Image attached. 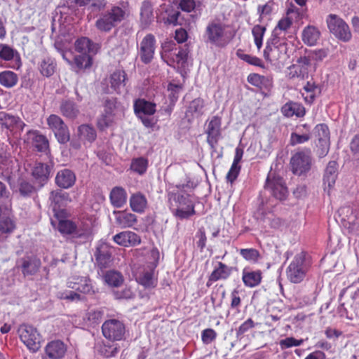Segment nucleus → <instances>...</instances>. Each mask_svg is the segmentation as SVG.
I'll list each match as a JSON object with an SVG mask.
<instances>
[{
    "label": "nucleus",
    "mask_w": 359,
    "mask_h": 359,
    "mask_svg": "<svg viewBox=\"0 0 359 359\" xmlns=\"http://www.w3.org/2000/svg\"><path fill=\"white\" fill-rule=\"evenodd\" d=\"M156 265L150 264L143 268L137 277V281L145 288H154L158 283L157 274L155 272Z\"/></svg>",
    "instance_id": "obj_16"
},
{
    "label": "nucleus",
    "mask_w": 359,
    "mask_h": 359,
    "mask_svg": "<svg viewBox=\"0 0 359 359\" xmlns=\"http://www.w3.org/2000/svg\"><path fill=\"white\" fill-rule=\"evenodd\" d=\"M95 259L101 269L109 265L111 262V253L107 245H102L97 248Z\"/></svg>",
    "instance_id": "obj_34"
},
{
    "label": "nucleus",
    "mask_w": 359,
    "mask_h": 359,
    "mask_svg": "<svg viewBox=\"0 0 359 359\" xmlns=\"http://www.w3.org/2000/svg\"><path fill=\"white\" fill-rule=\"evenodd\" d=\"M313 133L318 144L330 143V130L326 124L321 123L317 125L314 128Z\"/></svg>",
    "instance_id": "obj_41"
},
{
    "label": "nucleus",
    "mask_w": 359,
    "mask_h": 359,
    "mask_svg": "<svg viewBox=\"0 0 359 359\" xmlns=\"http://www.w3.org/2000/svg\"><path fill=\"white\" fill-rule=\"evenodd\" d=\"M265 81L266 78L258 74H250L248 76V81L257 87H261L264 83Z\"/></svg>",
    "instance_id": "obj_64"
},
{
    "label": "nucleus",
    "mask_w": 359,
    "mask_h": 359,
    "mask_svg": "<svg viewBox=\"0 0 359 359\" xmlns=\"http://www.w3.org/2000/svg\"><path fill=\"white\" fill-rule=\"evenodd\" d=\"M60 111L62 114L70 119H74L79 114V110L76 104L69 100H65L61 102Z\"/></svg>",
    "instance_id": "obj_37"
},
{
    "label": "nucleus",
    "mask_w": 359,
    "mask_h": 359,
    "mask_svg": "<svg viewBox=\"0 0 359 359\" xmlns=\"http://www.w3.org/2000/svg\"><path fill=\"white\" fill-rule=\"evenodd\" d=\"M301 128H297L298 132H294L291 133L290 136V144L294 146L299 144H303L304 142H308L311 135L309 133L300 134Z\"/></svg>",
    "instance_id": "obj_54"
},
{
    "label": "nucleus",
    "mask_w": 359,
    "mask_h": 359,
    "mask_svg": "<svg viewBox=\"0 0 359 359\" xmlns=\"http://www.w3.org/2000/svg\"><path fill=\"white\" fill-rule=\"evenodd\" d=\"M18 332L21 341L31 351L36 352L40 348V335L36 328L29 325H22Z\"/></svg>",
    "instance_id": "obj_6"
},
{
    "label": "nucleus",
    "mask_w": 359,
    "mask_h": 359,
    "mask_svg": "<svg viewBox=\"0 0 359 359\" xmlns=\"http://www.w3.org/2000/svg\"><path fill=\"white\" fill-rule=\"evenodd\" d=\"M55 65L53 60L50 58H44L40 64L41 73L47 77L51 76L55 72Z\"/></svg>",
    "instance_id": "obj_50"
},
{
    "label": "nucleus",
    "mask_w": 359,
    "mask_h": 359,
    "mask_svg": "<svg viewBox=\"0 0 359 359\" xmlns=\"http://www.w3.org/2000/svg\"><path fill=\"white\" fill-rule=\"evenodd\" d=\"M240 255L247 261L257 262L261 257L259 252L255 248H245L240 250Z\"/></svg>",
    "instance_id": "obj_51"
},
{
    "label": "nucleus",
    "mask_w": 359,
    "mask_h": 359,
    "mask_svg": "<svg viewBox=\"0 0 359 359\" xmlns=\"http://www.w3.org/2000/svg\"><path fill=\"white\" fill-rule=\"evenodd\" d=\"M242 280L245 286L256 287L261 283L262 273L259 270L251 271L245 268L242 272Z\"/></svg>",
    "instance_id": "obj_27"
},
{
    "label": "nucleus",
    "mask_w": 359,
    "mask_h": 359,
    "mask_svg": "<svg viewBox=\"0 0 359 359\" xmlns=\"http://www.w3.org/2000/svg\"><path fill=\"white\" fill-rule=\"evenodd\" d=\"M47 123L60 143L65 144L69 140L68 128L60 116L51 114L47 118Z\"/></svg>",
    "instance_id": "obj_10"
},
{
    "label": "nucleus",
    "mask_w": 359,
    "mask_h": 359,
    "mask_svg": "<svg viewBox=\"0 0 359 359\" xmlns=\"http://www.w3.org/2000/svg\"><path fill=\"white\" fill-rule=\"evenodd\" d=\"M76 175L69 169L59 170L55 177L56 184L62 189H69L74 186L76 182Z\"/></svg>",
    "instance_id": "obj_22"
},
{
    "label": "nucleus",
    "mask_w": 359,
    "mask_h": 359,
    "mask_svg": "<svg viewBox=\"0 0 359 359\" xmlns=\"http://www.w3.org/2000/svg\"><path fill=\"white\" fill-rule=\"evenodd\" d=\"M311 265V261L305 252L297 254L286 269L287 279L293 283H302L305 279Z\"/></svg>",
    "instance_id": "obj_2"
},
{
    "label": "nucleus",
    "mask_w": 359,
    "mask_h": 359,
    "mask_svg": "<svg viewBox=\"0 0 359 359\" xmlns=\"http://www.w3.org/2000/svg\"><path fill=\"white\" fill-rule=\"evenodd\" d=\"M265 32L266 28L259 25L254 26L252 28V33L254 37L255 43L259 50L262 46V40Z\"/></svg>",
    "instance_id": "obj_53"
},
{
    "label": "nucleus",
    "mask_w": 359,
    "mask_h": 359,
    "mask_svg": "<svg viewBox=\"0 0 359 359\" xmlns=\"http://www.w3.org/2000/svg\"><path fill=\"white\" fill-rule=\"evenodd\" d=\"M126 74L123 71L114 72L111 75V86L118 93H121L122 88L125 86Z\"/></svg>",
    "instance_id": "obj_43"
},
{
    "label": "nucleus",
    "mask_w": 359,
    "mask_h": 359,
    "mask_svg": "<svg viewBox=\"0 0 359 359\" xmlns=\"http://www.w3.org/2000/svg\"><path fill=\"white\" fill-rule=\"evenodd\" d=\"M304 90L306 95L303 93L302 95L304 97L305 100L309 103H311L314 100L316 93L320 92L318 86L314 83L310 81H308L304 86Z\"/></svg>",
    "instance_id": "obj_48"
},
{
    "label": "nucleus",
    "mask_w": 359,
    "mask_h": 359,
    "mask_svg": "<svg viewBox=\"0 0 359 359\" xmlns=\"http://www.w3.org/2000/svg\"><path fill=\"white\" fill-rule=\"evenodd\" d=\"M19 191L23 196H29L35 191L34 187L27 181H22L20 184Z\"/></svg>",
    "instance_id": "obj_62"
},
{
    "label": "nucleus",
    "mask_w": 359,
    "mask_h": 359,
    "mask_svg": "<svg viewBox=\"0 0 359 359\" xmlns=\"http://www.w3.org/2000/svg\"><path fill=\"white\" fill-rule=\"evenodd\" d=\"M115 222L121 228H128L137 223V216L125 211H114Z\"/></svg>",
    "instance_id": "obj_26"
},
{
    "label": "nucleus",
    "mask_w": 359,
    "mask_h": 359,
    "mask_svg": "<svg viewBox=\"0 0 359 359\" xmlns=\"http://www.w3.org/2000/svg\"><path fill=\"white\" fill-rule=\"evenodd\" d=\"M204 107V101L201 98L194 99L188 107L187 111L197 116L203 114V109Z\"/></svg>",
    "instance_id": "obj_55"
},
{
    "label": "nucleus",
    "mask_w": 359,
    "mask_h": 359,
    "mask_svg": "<svg viewBox=\"0 0 359 359\" xmlns=\"http://www.w3.org/2000/svg\"><path fill=\"white\" fill-rule=\"evenodd\" d=\"M57 297L61 299H66L71 302H81L84 299V297L80 294L72 290L60 292L57 293Z\"/></svg>",
    "instance_id": "obj_56"
},
{
    "label": "nucleus",
    "mask_w": 359,
    "mask_h": 359,
    "mask_svg": "<svg viewBox=\"0 0 359 359\" xmlns=\"http://www.w3.org/2000/svg\"><path fill=\"white\" fill-rule=\"evenodd\" d=\"M205 36L208 43L219 48L225 47L231 41L226 26L219 22H212L207 26Z\"/></svg>",
    "instance_id": "obj_3"
},
{
    "label": "nucleus",
    "mask_w": 359,
    "mask_h": 359,
    "mask_svg": "<svg viewBox=\"0 0 359 359\" xmlns=\"http://www.w3.org/2000/svg\"><path fill=\"white\" fill-rule=\"evenodd\" d=\"M338 215L343 226L353 233L359 231V210L351 206H344L338 210Z\"/></svg>",
    "instance_id": "obj_5"
},
{
    "label": "nucleus",
    "mask_w": 359,
    "mask_h": 359,
    "mask_svg": "<svg viewBox=\"0 0 359 359\" xmlns=\"http://www.w3.org/2000/svg\"><path fill=\"white\" fill-rule=\"evenodd\" d=\"M18 52L11 46L0 43V58L5 61L12 60Z\"/></svg>",
    "instance_id": "obj_52"
},
{
    "label": "nucleus",
    "mask_w": 359,
    "mask_h": 359,
    "mask_svg": "<svg viewBox=\"0 0 359 359\" xmlns=\"http://www.w3.org/2000/svg\"><path fill=\"white\" fill-rule=\"evenodd\" d=\"M50 200L51 203L55 205L53 208L54 211L56 208H60L66 205V204L70 201L69 194L62 190H55L50 193Z\"/></svg>",
    "instance_id": "obj_36"
},
{
    "label": "nucleus",
    "mask_w": 359,
    "mask_h": 359,
    "mask_svg": "<svg viewBox=\"0 0 359 359\" xmlns=\"http://www.w3.org/2000/svg\"><path fill=\"white\" fill-rule=\"evenodd\" d=\"M281 112L287 117H292L294 115L297 117H302L305 114V109L302 104L297 102H289L282 107Z\"/></svg>",
    "instance_id": "obj_32"
},
{
    "label": "nucleus",
    "mask_w": 359,
    "mask_h": 359,
    "mask_svg": "<svg viewBox=\"0 0 359 359\" xmlns=\"http://www.w3.org/2000/svg\"><path fill=\"white\" fill-rule=\"evenodd\" d=\"M216 337L217 333L213 329L208 328L203 330L201 332V339L205 344L212 343Z\"/></svg>",
    "instance_id": "obj_60"
},
{
    "label": "nucleus",
    "mask_w": 359,
    "mask_h": 359,
    "mask_svg": "<svg viewBox=\"0 0 359 359\" xmlns=\"http://www.w3.org/2000/svg\"><path fill=\"white\" fill-rule=\"evenodd\" d=\"M118 110V106L116 98H107L104 101V109L101 116L98 119L97 125L100 129H104L109 126L114 120V117Z\"/></svg>",
    "instance_id": "obj_12"
},
{
    "label": "nucleus",
    "mask_w": 359,
    "mask_h": 359,
    "mask_svg": "<svg viewBox=\"0 0 359 359\" xmlns=\"http://www.w3.org/2000/svg\"><path fill=\"white\" fill-rule=\"evenodd\" d=\"M104 280L107 285L112 287H118L123 280L121 274L116 271H107Z\"/></svg>",
    "instance_id": "obj_45"
},
{
    "label": "nucleus",
    "mask_w": 359,
    "mask_h": 359,
    "mask_svg": "<svg viewBox=\"0 0 359 359\" xmlns=\"http://www.w3.org/2000/svg\"><path fill=\"white\" fill-rule=\"evenodd\" d=\"M156 50V39L151 34H147L140 41L138 47V55L144 64H149L154 58Z\"/></svg>",
    "instance_id": "obj_11"
},
{
    "label": "nucleus",
    "mask_w": 359,
    "mask_h": 359,
    "mask_svg": "<svg viewBox=\"0 0 359 359\" xmlns=\"http://www.w3.org/2000/svg\"><path fill=\"white\" fill-rule=\"evenodd\" d=\"M141 22L144 26L149 25L154 20L152 5L149 1L142 3L140 11Z\"/></svg>",
    "instance_id": "obj_42"
},
{
    "label": "nucleus",
    "mask_w": 359,
    "mask_h": 359,
    "mask_svg": "<svg viewBox=\"0 0 359 359\" xmlns=\"http://www.w3.org/2000/svg\"><path fill=\"white\" fill-rule=\"evenodd\" d=\"M50 168L43 163H36L32 170V175L42 187L48 179Z\"/></svg>",
    "instance_id": "obj_30"
},
{
    "label": "nucleus",
    "mask_w": 359,
    "mask_h": 359,
    "mask_svg": "<svg viewBox=\"0 0 359 359\" xmlns=\"http://www.w3.org/2000/svg\"><path fill=\"white\" fill-rule=\"evenodd\" d=\"M14 228L15 224L11 219L6 218L0 221V236L3 234L11 233ZM1 239L0 238V240Z\"/></svg>",
    "instance_id": "obj_59"
},
{
    "label": "nucleus",
    "mask_w": 359,
    "mask_h": 359,
    "mask_svg": "<svg viewBox=\"0 0 359 359\" xmlns=\"http://www.w3.org/2000/svg\"><path fill=\"white\" fill-rule=\"evenodd\" d=\"M91 233L89 223L79 221L76 223L75 238H88Z\"/></svg>",
    "instance_id": "obj_49"
},
{
    "label": "nucleus",
    "mask_w": 359,
    "mask_h": 359,
    "mask_svg": "<svg viewBox=\"0 0 359 359\" xmlns=\"http://www.w3.org/2000/svg\"><path fill=\"white\" fill-rule=\"evenodd\" d=\"M292 171L294 174L301 175L308 172L311 166V154L310 149L296 153L291 158Z\"/></svg>",
    "instance_id": "obj_9"
},
{
    "label": "nucleus",
    "mask_w": 359,
    "mask_h": 359,
    "mask_svg": "<svg viewBox=\"0 0 359 359\" xmlns=\"http://www.w3.org/2000/svg\"><path fill=\"white\" fill-rule=\"evenodd\" d=\"M68 287L81 293L92 295L97 292L92 280L87 276H73L67 282Z\"/></svg>",
    "instance_id": "obj_14"
},
{
    "label": "nucleus",
    "mask_w": 359,
    "mask_h": 359,
    "mask_svg": "<svg viewBox=\"0 0 359 359\" xmlns=\"http://www.w3.org/2000/svg\"><path fill=\"white\" fill-rule=\"evenodd\" d=\"M92 65V57L89 55H79L74 57V62L72 65H74V68L77 70L88 68Z\"/></svg>",
    "instance_id": "obj_46"
},
{
    "label": "nucleus",
    "mask_w": 359,
    "mask_h": 359,
    "mask_svg": "<svg viewBox=\"0 0 359 359\" xmlns=\"http://www.w3.org/2000/svg\"><path fill=\"white\" fill-rule=\"evenodd\" d=\"M75 49L81 55H89L92 57V55L97 53L99 46L97 44L92 42L88 38L81 37L76 41Z\"/></svg>",
    "instance_id": "obj_24"
},
{
    "label": "nucleus",
    "mask_w": 359,
    "mask_h": 359,
    "mask_svg": "<svg viewBox=\"0 0 359 359\" xmlns=\"http://www.w3.org/2000/svg\"><path fill=\"white\" fill-rule=\"evenodd\" d=\"M326 23L330 33L339 40L348 42L351 39L352 34L349 26L339 16L335 14L328 15Z\"/></svg>",
    "instance_id": "obj_4"
},
{
    "label": "nucleus",
    "mask_w": 359,
    "mask_h": 359,
    "mask_svg": "<svg viewBox=\"0 0 359 359\" xmlns=\"http://www.w3.org/2000/svg\"><path fill=\"white\" fill-rule=\"evenodd\" d=\"M30 137L32 140V144L37 151L46 152L49 149L48 141L46 136L36 131L29 132Z\"/></svg>",
    "instance_id": "obj_35"
},
{
    "label": "nucleus",
    "mask_w": 359,
    "mask_h": 359,
    "mask_svg": "<svg viewBox=\"0 0 359 359\" xmlns=\"http://www.w3.org/2000/svg\"><path fill=\"white\" fill-rule=\"evenodd\" d=\"M180 206L176 209L175 215L180 219H187L195 214L194 206L192 202L186 196H177Z\"/></svg>",
    "instance_id": "obj_20"
},
{
    "label": "nucleus",
    "mask_w": 359,
    "mask_h": 359,
    "mask_svg": "<svg viewBox=\"0 0 359 359\" xmlns=\"http://www.w3.org/2000/svg\"><path fill=\"white\" fill-rule=\"evenodd\" d=\"M222 120L217 116L212 117L207 121V126L205 130L207 135V142L210 149L215 151L219 140L222 138Z\"/></svg>",
    "instance_id": "obj_7"
},
{
    "label": "nucleus",
    "mask_w": 359,
    "mask_h": 359,
    "mask_svg": "<svg viewBox=\"0 0 359 359\" xmlns=\"http://www.w3.org/2000/svg\"><path fill=\"white\" fill-rule=\"evenodd\" d=\"M18 81L17 74L10 70H5L0 72V84L5 88H11L14 87Z\"/></svg>",
    "instance_id": "obj_40"
},
{
    "label": "nucleus",
    "mask_w": 359,
    "mask_h": 359,
    "mask_svg": "<svg viewBox=\"0 0 359 359\" xmlns=\"http://www.w3.org/2000/svg\"><path fill=\"white\" fill-rule=\"evenodd\" d=\"M129 15L127 3L113 6L97 16L95 26L100 32L108 33L125 20Z\"/></svg>",
    "instance_id": "obj_1"
},
{
    "label": "nucleus",
    "mask_w": 359,
    "mask_h": 359,
    "mask_svg": "<svg viewBox=\"0 0 359 359\" xmlns=\"http://www.w3.org/2000/svg\"><path fill=\"white\" fill-rule=\"evenodd\" d=\"M78 135L81 140L93 142L97 137L95 128L88 125L83 124L78 128Z\"/></svg>",
    "instance_id": "obj_38"
},
{
    "label": "nucleus",
    "mask_w": 359,
    "mask_h": 359,
    "mask_svg": "<svg viewBox=\"0 0 359 359\" xmlns=\"http://www.w3.org/2000/svg\"><path fill=\"white\" fill-rule=\"evenodd\" d=\"M134 111L137 116H151L156 111V104L144 99H138L134 103Z\"/></svg>",
    "instance_id": "obj_29"
},
{
    "label": "nucleus",
    "mask_w": 359,
    "mask_h": 359,
    "mask_svg": "<svg viewBox=\"0 0 359 359\" xmlns=\"http://www.w3.org/2000/svg\"><path fill=\"white\" fill-rule=\"evenodd\" d=\"M338 176V165L336 161H330L325 168L323 183L324 190L330 196Z\"/></svg>",
    "instance_id": "obj_17"
},
{
    "label": "nucleus",
    "mask_w": 359,
    "mask_h": 359,
    "mask_svg": "<svg viewBox=\"0 0 359 359\" xmlns=\"http://www.w3.org/2000/svg\"><path fill=\"white\" fill-rule=\"evenodd\" d=\"M238 56L243 60V61L248 62L250 65H252L257 67H263L264 65L262 64V60L255 56H252L250 55L245 54V53H238Z\"/></svg>",
    "instance_id": "obj_61"
},
{
    "label": "nucleus",
    "mask_w": 359,
    "mask_h": 359,
    "mask_svg": "<svg viewBox=\"0 0 359 359\" xmlns=\"http://www.w3.org/2000/svg\"><path fill=\"white\" fill-rule=\"evenodd\" d=\"M0 123L9 130L14 128L22 129L25 123L18 116L0 111Z\"/></svg>",
    "instance_id": "obj_28"
},
{
    "label": "nucleus",
    "mask_w": 359,
    "mask_h": 359,
    "mask_svg": "<svg viewBox=\"0 0 359 359\" xmlns=\"http://www.w3.org/2000/svg\"><path fill=\"white\" fill-rule=\"evenodd\" d=\"M321 33L319 29L314 26L309 25L305 27L302 32V39L304 44L313 46L317 44L320 40Z\"/></svg>",
    "instance_id": "obj_23"
},
{
    "label": "nucleus",
    "mask_w": 359,
    "mask_h": 359,
    "mask_svg": "<svg viewBox=\"0 0 359 359\" xmlns=\"http://www.w3.org/2000/svg\"><path fill=\"white\" fill-rule=\"evenodd\" d=\"M231 273V269L222 262H218L217 266L213 270L209 276L206 285L210 287L212 282L219 280H225L229 278Z\"/></svg>",
    "instance_id": "obj_25"
},
{
    "label": "nucleus",
    "mask_w": 359,
    "mask_h": 359,
    "mask_svg": "<svg viewBox=\"0 0 359 359\" xmlns=\"http://www.w3.org/2000/svg\"><path fill=\"white\" fill-rule=\"evenodd\" d=\"M41 266V261L36 257H28L22 263V273L24 275H33L36 273Z\"/></svg>",
    "instance_id": "obj_39"
},
{
    "label": "nucleus",
    "mask_w": 359,
    "mask_h": 359,
    "mask_svg": "<svg viewBox=\"0 0 359 359\" xmlns=\"http://www.w3.org/2000/svg\"><path fill=\"white\" fill-rule=\"evenodd\" d=\"M57 229L62 234L72 235L75 238L76 222L69 219H59Z\"/></svg>",
    "instance_id": "obj_44"
},
{
    "label": "nucleus",
    "mask_w": 359,
    "mask_h": 359,
    "mask_svg": "<svg viewBox=\"0 0 359 359\" xmlns=\"http://www.w3.org/2000/svg\"><path fill=\"white\" fill-rule=\"evenodd\" d=\"M109 198L114 207L121 208L127 201L126 191L121 187H116L111 191Z\"/></svg>",
    "instance_id": "obj_31"
},
{
    "label": "nucleus",
    "mask_w": 359,
    "mask_h": 359,
    "mask_svg": "<svg viewBox=\"0 0 359 359\" xmlns=\"http://www.w3.org/2000/svg\"><path fill=\"white\" fill-rule=\"evenodd\" d=\"M265 189L268 190L275 198L279 201L285 200L288 194L283 178L278 176L271 177L269 175L266 182Z\"/></svg>",
    "instance_id": "obj_13"
},
{
    "label": "nucleus",
    "mask_w": 359,
    "mask_h": 359,
    "mask_svg": "<svg viewBox=\"0 0 359 359\" xmlns=\"http://www.w3.org/2000/svg\"><path fill=\"white\" fill-rule=\"evenodd\" d=\"M130 205L134 212L142 213L147 206V200L142 193H135L130 198Z\"/></svg>",
    "instance_id": "obj_33"
},
{
    "label": "nucleus",
    "mask_w": 359,
    "mask_h": 359,
    "mask_svg": "<svg viewBox=\"0 0 359 359\" xmlns=\"http://www.w3.org/2000/svg\"><path fill=\"white\" fill-rule=\"evenodd\" d=\"M67 351V346L60 340H53L47 344L45 352L51 359H60L64 357Z\"/></svg>",
    "instance_id": "obj_21"
},
{
    "label": "nucleus",
    "mask_w": 359,
    "mask_h": 359,
    "mask_svg": "<svg viewBox=\"0 0 359 359\" xmlns=\"http://www.w3.org/2000/svg\"><path fill=\"white\" fill-rule=\"evenodd\" d=\"M113 240L119 245L124 247L137 245L141 243L140 237L130 231H123L116 234Z\"/></svg>",
    "instance_id": "obj_19"
},
{
    "label": "nucleus",
    "mask_w": 359,
    "mask_h": 359,
    "mask_svg": "<svg viewBox=\"0 0 359 359\" xmlns=\"http://www.w3.org/2000/svg\"><path fill=\"white\" fill-rule=\"evenodd\" d=\"M182 87L179 84L169 83L168 86V91L169 92V99L172 103H175L179 97V94Z\"/></svg>",
    "instance_id": "obj_58"
},
{
    "label": "nucleus",
    "mask_w": 359,
    "mask_h": 359,
    "mask_svg": "<svg viewBox=\"0 0 359 359\" xmlns=\"http://www.w3.org/2000/svg\"><path fill=\"white\" fill-rule=\"evenodd\" d=\"M103 336L110 341H120L125 334V326L116 319L106 320L102 326Z\"/></svg>",
    "instance_id": "obj_8"
},
{
    "label": "nucleus",
    "mask_w": 359,
    "mask_h": 359,
    "mask_svg": "<svg viewBox=\"0 0 359 359\" xmlns=\"http://www.w3.org/2000/svg\"><path fill=\"white\" fill-rule=\"evenodd\" d=\"M188 56V51L185 48H182L177 50V48L168 53L161 55L162 59L166 62L170 66L175 67V65L178 66H184L187 62Z\"/></svg>",
    "instance_id": "obj_18"
},
{
    "label": "nucleus",
    "mask_w": 359,
    "mask_h": 359,
    "mask_svg": "<svg viewBox=\"0 0 359 359\" xmlns=\"http://www.w3.org/2000/svg\"><path fill=\"white\" fill-rule=\"evenodd\" d=\"M104 312L101 309L90 310L86 315L88 321L91 325L98 324L102 319Z\"/></svg>",
    "instance_id": "obj_57"
},
{
    "label": "nucleus",
    "mask_w": 359,
    "mask_h": 359,
    "mask_svg": "<svg viewBox=\"0 0 359 359\" xmlns=\"http://www.w3.org/2000/svg\"><path fill=\"white\" fill-rule=\"evenodd\" d=\"M147 166H148L147 160L143 157H140V158H134L132 161L131 165H130V169L133 171H134L140 175H142L146 172V170L147 169Z\"/></svg>",
    "instance_id": "obj_47"
},
{
    "label": "nucleus",
    "mask_w": 359,
    "mask_h": 359,
    "mask_svg": "<svg viewBox=\"0 0 359 359\" xmlns=\"http://www.w3.org/2000/svg\"><path fill=\"white\" fill-rule=\"evenodd\" d=\"M278 39L274 38L268 41L264 50V58L271 62H278L285 54V47L283 45H277Z\"/></svg>",
    "instance_id": "obj_15"
},
{
    "label": "nucleus",
    "mask_w": 359,
    "mask_h": 359,
    "mask_svg": "<svg viewBox=\"0 0 359 359\" xmlns=\"http://www.w3.org/2000/svg\"><path fill=\"white\" fill-rule=\"evenodd\" d=\"M286 15L292 16V20H298L302 18L304 13L299 8L290 3L287 8Z\"/></svg>",
    "instance_id": "obj_63"
}]
</instances>
